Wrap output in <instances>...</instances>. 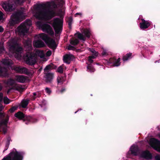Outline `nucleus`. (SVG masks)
Here are the masks:
<instances>
[{
	"label": "nucleus",
	"instance_id": "obj_10",
	"mask_svg": "<svg viewBox=\"0 0 160 160\" xmlns=\"http://www.w3.org/2000/svg\"><path fill=\"white\" fill-rule=\"evenodd\" d=\"M37 58L36 57L31 53H28L27 55L26 62L27 63L32 65L34 64L36 62Z\"/></svg>",
	"mask_w": 160,
	"mask_h": 160
},
{
	"label": "nucleus",
	"instance_id": "obj_4",
	"mask_svg": "<svg viewBox=\"0 0 160 160\" xmlns=\"http://www.w3.org/2000/svg\"><path fill=\"white\" fill-rule=\"evenodd\" d=\"M47 35L45 33H42L35 36L33 42V45L35 47L40 48L44 47V42L41 40L42 39L45 41H47Z\"/></svg>",
	"mask_w": 160,
	"mask_h": 160
},
{
	"label": "nucleus",
	"instance_id": "obj_12",
	"mask_svg": "<svg viewBox=\"0 0 160 160\" xmlns=\"http://www.w3.org/2000/svg\"><path fill=\"white\" fill-rule=\"evenodd\" d=\"M45 42L47 43L48 46L51 48L54 49L57 47L55 41L51 38H49L47 35V41Z\"/></svg>",
	"mask_w": 160,
	"mask_h": 160
},
{
	"label": "nucleus",
	"instance_id": "obj_1",
	"mask_svg": "<svg viewBox=\"0 0 160 160\" xmlns=\"http://www.w3.org/2000/svg\"><path fill=\"white\" fill-rule=\"evenodd\" d=\"M48 7V10L43 12L37 9L33 12L34 16L39 19L47 20H49L56 15L55 8L57 5L54 2L48 3L47 4Z\"/></svg>",
	"mask_w": 160,
	"mask_h": 160
},
{
	"label": "nucleus",
	"instance_id": "obj_8",
	"mask_svg": "<svg viewBox=\"0 0 160 160\" xmlns=\"http://www.w3.org/2000/svg\"><path fill=\"white\" fill-rule=\"evenodd\" d=\"M37 24L38 27L43 32H47L50 35L54 34V31L52 27L46 23L42 24L40 22H38Z\"/></svg>",
	"mask_w": 160,
	"mask_h": 160
},
{
	"label": "nucleus",
	"instance_id": "obj_32",
	"mask_svg": "<svg viewBox=\"0 0 160 160\" xmlns=\"http://www.w3.org/2000/svg\"><path fill=\"white\" fill-rule=\"evenodd\" d=\"M83 33L85 37H87L88 38H89L90 37L91 33L90 31L89 30L87 29H84Z\"/></svg>",
	"mask_w": 160,
	"mask_h": 160
},
{
	"label": "nucleus",
	"instance_id": "obj_54",
	"mask_svg": "<svg viewBox=\"0 0 160 160\" xmlns=\"http://www.w3.org/2000/svg\"><path fill=\"white\" fill-rule=\"evenodd\" d=\"M78 15H79L81 16L82 15V13H77L75 14V16H76Z\"/></svg>",
	"mask_w": 160,
	"mask_h": 160
},
{
	"label": "nucleus",
	"instance_id": "obj_7",
	"mask_svg": "<svg viewBox=\"0 0 160 160\" xmlns=\"http://www.w3.org/2000/svg\"><path fill=\"white\" fill-rule=\"evenodd\" d=\"M62 22V19L56 18L54 19L52 23L50 22V23L52 24L56 33H58L61 31Z\"/></svg>",
	"mask_w": 160,
	"mask_h": 160
},
{
	"label": "nucleus",
	"instance_id": "obj_44",
	"mask_svg": "<svg viewBox=\"0 0 160 160\" xmlns=\"http://www.w3.org/2000/svg\"><path fill=\"white\" fill-rule=\"evenodd\" d=\"M4 51V48L3 44H2L0 46V54H1L2 52H3Z\"/></svg>",
	"mask_w": 160,
	"mask_h": 160
},
{
	"label": "nucleus",
	"instance_id": "obj_3",
	"mask_svg": "<svg viewBox=\"0 0 160 160\" xmlns=\"http://www.w3.org/2000/svg\"><path fill=\"white\" fill-rule=\"evenodd\" d=\"M32 25L30 20H27L18 27L16 30V33L19 35L23 36L28 33L29 27Z\"/></svg>",
	"mask_w": 160,
	"mask_h": 160
},
{
	"label": "nucleus",
	"instance_id": "obj_25",
	"mask_svg": "<svg viewBox=\"0 0 160 160\" xmlns=\"http://www.w3.org/2000/svg\"><path fill=\"white\" fill-rule=\"evenodd\" d=\"M131 153L134 155H136L138 154V150L136 147L132 146L130 148Z\"/></svg>",
	"mask_w": 160,
	"mask_h": 160
},
{
	"label": "nucleus",
	"instance_id": "obj_21",
	"mask_svg": "<svg viewBox=\"0 0 160 160\" xmlns=\"http://www.w3.org/2000/svg\"><path fill=\"white\" fill-rule=\"evenodd\" d=\"M7 70L6 68H0V77H5L8 76Z\"/></svg>",
	"mask_w": 160,
	"mask_h": 160
},
{
	"label": "nucleus",
	"instance_id": "obj_18",
	"mask_svg": "<svg viewBox=\"0 0 160 160\" xmlns=\"http://www.w3.org/2000/svg\"><path fill=\"white\" fill-rule=\"evenodd\" d=\"M74 58V56L72 54H67L64 56L63 61L69 64L70 60Z\"/></svg>",
	"mask_w": 160,
	"mask_h": 160
},
{
	"label": "nucleus",
	"instance_id": "obj_13",
	"mask_svg": "<svg viewBox=\"0 0 160 160\" xmlns=\"http://www.w3.org/2000/svg\"><path fill=\"white\" fill-rule=\"evenodd\" d=\"M13 69L17 73H25L28 72L27 68L21 66L15 67L13 68Z\"/></svg>",
	"mask_w": 160,
	"mask_h": 160
},
{
	"label": "nucleus",
	"instance_id": "obj_53",
	"mask_svg": "<svg viewBox=\"0 0 160 160\" xmlns=\"http://www.w3.org/2000/svg\"><path fill=\"white\" fill-rule=\"evenodd\" d=\"M3 30L4 29L2 28V26H0V32H3Z\"/></svg>",
	"mask_w": 160,
	"mask_h": 160
},
{
	"label": "nucleus",
	"instance_id": "obj_46",
	"mask_svg": "<svg viewBox=\"0 0 160 160\" xmlns=\"http://www.w3.org/2000/svg\"><path fill=\"white\" fill-rule=\"evenodd\" d=\"M5 116V114L4 112H0V118L4 117Z\"/></svg>",
	"mask_w": 160,
	"mask_h": 160
},
{
	"label": "nucleus",
	"instance_id": "obj_42",
	"mask_svg": "<svg viewBox=\"0 0 160 160\" xmlns=\"http://www.w3.org/2000/svg\"><path fill=\"white\" fill-rule=\"evenodd\" d=\"M87 68L89 70V71L93 72L94 71V68L90 66H88L87 67Z\"/></svg>",
	"mask_w": 160,
	"mask_h": 160
},
{
	"label": "nucleus",
	"instance_id": "obj_38",
	"mask_svg": "<svg viewBox=\"0 0 160 160\" xmlns=\"http://www.w3.org/2000/svg\"><path fill=\"white\" fill-rule=\"evenodd\" d=\"M23 2V0H14V2L17 5H21Z\"/></svg>",
	"mask_w": 160,
	"mask_h": 160
},
{
	"label": "nucleus",
	"instance_id": "obj_9",
	"mask_svg": "<svg viewBox=\"0 0 160 160\" xmlns=\"http://www.w3.org/2000/svg\"><path fill=\"white\" fill-rule=\"evenodd\" d=\"M150 145L154 149L160 152V142L154 138L150 139L149 142Z\"/></svg>",
	"mask_w": 160,
	"mask_h": 160
},
{
	"label": "nucleus",
	"instance_id": "obj_50",
	"mask_svg": "<svg viewBox=\"0 0 160 160\" xmlns=\"http://www.w3.org/2000/svg\"><path fill=\"white\" fill-rule=\"evenodd\" d=\"M3 18L2 13L0 11V20H2Z\"/></svg>",
	"mask_w": 160,
	"mask_h": 160
},
{
	"label": "nucleus",
	"instance_id": "obj_20",
	"mask_svg": "<svg viewBox=\"0 0 160 160\" xmlns=\"http://www.w3.org/2000/svg\"><path fill=\"white\" fill-rule=\"evenodd\" d=\"M2 62L4 65L7 66H10L13 63L12 60L7 58L2 59Z\"/></svg>",
	"mask_w": 160,
	"mask_h": 160
},
{
	"label": "nucleus",
	"instance_id": "obj_36",
	"mask_svg": "<svg viewBox=\"0 0 160 160\" xmlns=\"http://www.w3.org/2000/svg\"><path fill=\"white\" fill-rule=\"evenodd\" d=\"M78 39H76L74 40H71V43L74 45H76L78 42Z\"/></svg>",
	"mask_w": 160,
	"mask_h": 160
},
{
	"label": "nucleus",
	"instance_id": "obj_26",
	"mask_svg": "<svg viewBox=\"0 0 160 160\" xmlns=\"http://www.w3.org/2000/svg\"><path fill=\"white\" fill-rule=\"evenodd\" d=\"M14 88L15 89L20 92H22L24 90V88L20 85L15 84Z\"/></svg>",
	"mask_w": 160,
	"mask_h": 160
},
{
	"label": "nucleus",
	"instance_id": "obj_5",
	"mask_svg": "<svg viewBox=\"0 0 160 160\" xmlns=\"http://www.w3.org/2000/svg\"><path fill=\"white\" fill-rule=\"evenodd\" d=\"M25 9H24L22 11L13 14L11 16L10 20L9 22L10 25L13 26L15 23L21 21L23 18L25 16Z\"/></svg>",
	"mask_w": 160,
	"mask_h": 160
},
{
	"label": "nucleus",
	"instance_id": "obj_55",
	"mask_svg": "<svg viewBox=\"0 0 160 160\" xmlns=\"http://www.w3.org/2000/svg\"><path fill=\"white\" fill-rule=\"evenodd\" d=\"M65 91V89H62L61 91V92H63V91Z\"/></svg>",
	"mask_w": 160,
	"mask_h": 160
},
{
	"label": "nucleus",
	"instance_id": "obj_24",
	"mask_svg": "<svg viewBox=\"0 0 160 160\" xmlns=\"http://www.w3.org/2000/svg\"><path fill=\"white\" fill-rule=\"evenodd\" d=\"M53 78V74L51 73H47L46 75V78L47 82H50Z\"/></svg>",
	"mask_w": 160,
	"mask_h": 160
},
{
	"label": "nucleus",
	"instance_id": "obj_39",
	"mask_svg": "<svg viewBox=\"0 0 160 160\" xmlns=\"http://www.w3.org/2000/svg\"><path fill=\"white\" fill-rule=\"evenodd\" d=\"M25 119L27 121H28L30 122H34V119L31 116L27 117L25 118Z\"/></svg>",
	"mask_w": 160,
	"mask_h": 160
},
{
	"label": "nucleus",
	"instance_id": "obj_37",
	"mask_svg": "<svg viewBox=\"0 0 160 160\" xmlns=\"http://www.w3.org/2000/svg\"><path fill=\"white\" fill-rule=\"evenodd\" d=\"M15 81L12 79H9L7 82V84L10 85H12L15 83Z\"/></svg>",
	"mask_w": 160,
	"mask_h": 160
},
{
	"label": "nucleus",
	"instance_id": "obj_15",
	"mask_svg": "<svg viewBox=\"0 0 160 160\" xmlns=\"http://www.w3.org/2000/svg\"><path fill=\"white\" fill-rule=\"evenodd\" d=\"M15 79L18 82L23 83L27 81V78L26 76H24L17 75L15 76Z\"/></svg>",
	"mask_w": 160,
	"mask_h": 160
},
{
	"label": "nucleus",
	"instance_id": "obj_33",
	"mask_svg": "<svg viewBox=\"0 0 160 160\" xmlns=\"http://www.w3.org/2000/svg\"><path fill=\"white\" fill-rule=\"evenodd\" d=\"M76 35L78 37V38L80 40L85 41V37L82 34L79 33H77Z\"/></svg>",
	"mask_w": 160,
	"mask_h": 160
},
{
	"label": "nucleus",
	"instance_id": "obj_23",
	"mask_svg": "<svg viewBox=\"0 0 160 160\" xmlns=\"http://www.w3.org/2000/svg\"><path fill=\"white\" fill-rule=\"evenodd\" d=\"M36 57L38 56L40 57L41 58H42L44 57V54L43 51L37 50L35 52V55Z\"/></svg>",
	"mask_w": 160,
	"mask_h": 160
},
{
	"label": "nucleus",
	"instance_id": "obj_48",
	"mask_svg": "<svg viewBox=\"0 0 160 160\" xmlns=\"http://www.w3.org/2000/svg\"><path fill=\"white\" fill-rule=\"evenodd\" d=\"M155 160H160V155H157L155 157Z\"/></svg>",
	"mask_w": 160,
	"mask_h": 160
},
{
	"label": "nucleus",
	"instance_id": "obj_49",
	"mask_svg": "<svg viewBox=\"0 0 160 160\" xmlns=\"http://www.w3.org/2000/svg\"><path fill=\"white\" fill-rule=\"evenodd\" d=\"M73 47L70 45L67 48H68V50H70L73 49Z\"/></svg>",
	"mask_w": 160,
	"mask_h": 160
},
{
	"label": "nucleus",
	"instance_id": "obj_16",
	"mask_svg": "<svg viewBox=\"0 0 160 160\" xmlns=\"http://www.w3.org/2000/svg\"><path fill=\"white\" fill-rule=\"evenodd\" d=\"M120 58H118L117 59L115 58H112L110 59L108 63H112L114 66H118L120 64Z\"/></svg>",
	"mask_w": 160,
	"mask_h": 160
},
{
	"label": "nucleus",
	"instance_id": "obj_35",
	"mask_svg": "<svg viewBox=\"0 0 160 160\" xmlns=\"http://www.w3.org/2000/svg\"><path fill=\"white\" fill-rule=\"evenodd\" d=\"M3 100L4 103L6 104H9L11 102V101L7 97H4L3 98Z\"/></svg>",
	"mask_w": 160,
	"mask_h": 160
},
{
	"label": "nucleus",
	"instance_id": "obj_14",
	"mask_svg": "<svg viewBox=\"0 0 160 160\" xmlns=\"http://www.w3.org/2000/svg\"><path fill=\"white\" fill-rule=\"evenodd\" d=\"M142 22L140 23V28L142 29L148 28L150 25V23L148 21H145L143 19H142Z\"/></svg>",
	"mask_w": 160,
	"mask_h": 160
},
{
	"label": "nucleus",
	"instance_id": "obj_52",
	"mask_svg": "<svg viewBox=\"0 0 160 160\" xmlns=\"http://www.w3.org/2000/svg\"><path fill=\"white\" fill-rule=\"evenodd\" d=\"M4 106H3L1 105L0 106V111H2L3 109L4 108Z\"/></svg>",
	"mask_w": 160,
	"mask_h": 160
},
{
	"label": "nucleus",
	"instance_id": "obj_56",
	"mask_svg": "<svg viewBox=\"0 0 160 160\" xmlns=\"http://www.w3.org/2000/svg\"><path fill=\"white\" fill-rule=\"evenodd\" d=\"M2 89V87L1 86V85H0V91Z\"/></svg>",
	"mask_w": 160,
	"mask_h": 160
},
{
	"label": "nucleus",
	"instance_id": "obj_27",
	"mask_svg": "<svg viewBox=\"0 0 160 160\" xmlns=\"http://www.w3.org/2000/svg\"><path fill=\"white\" fill-rule=\"evenodd\" d=\"M66 80L65 77H58L57 78V81L58 83L62 84Z\"/></svg>",
	"mask_w": 160,
	"mask_h": 160
},
{
	"label": "nucleus",
	"instance_id": "obj_43",
	"mask_svg": "<svg viewBox=\"0 0 160 160\" xmlns=\"http://www.w3.org/2000/svg\"><path fill=\"white\" fill-rule=\"evenodd\" d=\"M17 108L15 107H13L11 109L9 110V111L11 112H14L16 109Z\"/></svg>",
	"mask_w": 160,
	"mask_h": 160
},
{
	"label": "nucleus",
	"instance_id": "obj_29",
	"mask_svg": "<svg viewBox=\"0 0 160 160\" xmlns=\"http://www.w3.org/2000/svg\"><path fill=\"white\" fill-rule=\"evenodd\" d=\"M29 100H24L21 102V106L23 108H25L28 103Z\"/></svg>",
	"mask_w": 160,
	"mask_h": 160
},
{
	"label": "nucleus",
	"instance_id": "obj_19",
	"mask_svg": "<svg viewBox=\"0 0 160 160\" xmlns=\"http://www.w3.org/2000/svg\"><path fill=\"white\" fill-rule=\"evenodd\" d=\"M31 43L32 41L29 39H28L25 42H24L25 47L27 48L28 50H31L32 48Z\"/></svg>",
	"mask_w": 160,
	"mask_h": 160
},
{
	"label": "nucleus",
	"instance_id": "obj_30",
	"mask_svg": "<svg viewBox=\"0 0 160 160\" xmlns=\"http://www.w3.org/2000/svg\"><path fill=\"white\" fill-rule=\"evenodd\" d=\"M8 117H7V118L2 120L1 122L0 126L1 127L3 125L6 126L8 120Z\"/></svg>",
	"mask_w": 160,
	"mask_h": 160
},
{
	"label": "nucleus",
	"instance_id": "obj_17",
	"mask_svg": "<svg viewBox=\"0 0 160 160\" xmlns=\"http://www.w3.org/2000/svg\"><path fill=\"white\" fill-rule=\"evenodd\" d=\"M90 51L92 53V55L89 57L88 61L90 63H92L93 61L92 58H95L98 55V53L97 52H96L93 49H90Z\"/></svg>",
	"mask_w": 160,
	"mask_h": 160
},
{
	"label": "nucleus",
	"instance_id": "obj_51",
	"mask_svg": "<svg viewBox=\"0 0 160 160\" xmlns=\"http://www.w3.org/2000/svg\"><path fill=\"white\" fill-rule=\"evenodd\" d=\"M2 93H0V102L2 101Z\"/></svg>",
	"mask_w": 160,
	"mask_h": 160
},
{
	"label": "nucleus",
	"instance_id": "obj_40",
	"mask_svg": "<svg viewBox=\"0 0 160 160\" xmlns=\"http://www.w3.org/2000/svg\"><path fill=\"white\" fill-rule=\"evenodd\" d=\"M64 67V65H62V66L59 67L57 69V72L61 73H62L63 69Z\"/></svg>",
	"mask_w": 160,
	"mask_h": 160
},
{
	"label": "nucleus",
	"instance_id": "obj_34",
	"mask_svg": "<svg viewBox=\"0 0 160 160\" xmlns=\"http://www.w3.org/2000/svg\"><path fill=\"white\" fill-rule=\"evenodd\" d=\"M53 68V65L50 64L48 66H47L44 69V71L45 72L48 71V70H49L51 69H52Z\"/></svg>",
	"mask_w": 160,
	"mask_h": 160
},
{
	"label": "nucleus",
	"instance_id": "obj_28",
	"mask_svg": "<svg viewBox=\"0 0 160 160\" xmlns=\"http://www.w3.org/2000/svg\"><path fill=\"white\" fill-rule=\"evenodd\" d=\"M15 116L20 119H21L24 117L23 114L20 112L15 114Z\"/></svg>",
	"mask_w": 160,
	"mask_h": 160
},
{
	"label": "nucleus",
	"instance_id": "obj_2",
	"mask_svg": "<svg viewBox=\"0 0 160 160\" xmlns=\"http://www.w3.org/2000/svg\"><path fill=\"white\" fill-rule=\"evenodd\" d=\"M7 47L10 53H11L18 59L20 58L22 49L15 39L13 38L9 40L7 42Z\"/></svg>",
	"mask_w": 160,
	"mask_h": 160
},
{
	"label": "nucleus",
	"instance_id": "obj_47",
	"mask_svg": "<svg viewBox=\"0 0 160 160\" xmlns=\"http://www.w3.org/2000/svg\"><path fill=\"white\" fill-rule=\"evenodd\" d=\"M45 91L46 92L49 94H50L51 92L50 89L48 88H45Z\"/></svg>",
	"mask_w": 160,
	"mask_h": 160
},
{
	"label": "nucleus",
	"instance_id": "obj_31",
	"mask_svg": "<svg viewBox=\"0 0 160 160\" xmlns=\"http://www.w3.org/2000/svg\"><path fill=\"white\" fill-rule=\"evenodd\" d=\"M132 53H128L123 58V61H125L128 60V59L131 58Z\"/></svg>",
	"mask_w": 160,
	"mask_h": 160
},
{
	"label": "nucleus",
	"instance_id": "obj_45",
	"mask_svg": "<svg viewBox=\"0 0 160 160\" xmlns=\"http://www.w3.org/2000/svg\"><path fill=\"white\" fill-rule=\"evenodd\" d=\"M51 54H52L51 51L50 50H49V51H48L46 53V55L47 56H49L51 55Z\"/></svg>",
	"mask_w": 160,
	"mask_h": 160
},
{
	"label": "nucleus",
	"instance_id": "obj_22",
	"mask_svg": "<svg viewBox=\"0 0 160 160\" xmlns=\"http://www.w3.org/2000/svg\"><path fill=\"white\" fill-rule=\"evenodd\" d=\"M143 157L147 159H151L152 158V155L148 151H146L143 152L142 154Z\"/></svg>",
	"mask_w": 160,
	"mask_h": 160
},
{
	"label": "nucleus",
	"instance_id": "obj_57",
	"mask_svg": "<svg viewBox=\"0 0 160 160\" xmlns=\"http://www.w3.org/2000/svg\"><path fill=\"white\" fill-rule=\"evenodd\" d=\"M33 95H34V96H35V95H36V93H35V92H34V93H33Z\"/></svg>",
	"mask_w": 160,
	"mask_h": 160
},
{
	"label": "nucleus",
	"instance_id": "obj_6",
	"mask_svg": "<svg viewBox=\"0 0 160 160\" xmlns=\"http://www.w3.org/2000/svg\"><path fill=\"white\" fill-rule=\"evenodd\" d=\"M22 154L16 151H12L2 160H22Z\"/></svg>",
	"mask_w": 160,
	"mask_h": 160
},
{
	"label": "nucleus",
	"instance_id": "obj_41",
	"mask_svg": "<svg viewBox=\"0 0 160 160\" xmlns=\"http://www.w3.org/2000/svg\"><path fill=\"white\" fill-rule=\"evenodd\" d=\"M102 54L103 56H106L109 54V52L105 49H103Z\"/></svg>",
	"mask_w": 160,
	"mask_h": 160
},
{
	"label": "nucleus",
	"instance_id": "obj_11",
	"mask_svg": "<svg viewBox=\"0 0 160 160\" xmlns=\"http://www.w3.org/2000/svg\"><path fill=\"white\" fill-rule=\"evenodd\" d=\"M2 6L3 8L7 11H11L14 9L13 5L10 4L9 1L3 2L2 4Z\"/></svg>",
	"mask_w": 160,
	"mask_h": 160
}]
</instances>
